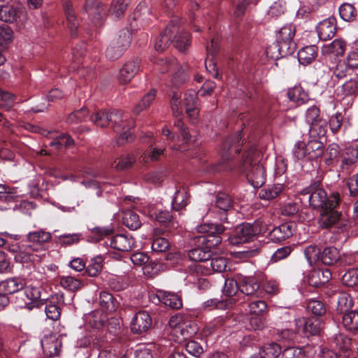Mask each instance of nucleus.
<instances>
[{
    "label": "nucleus",
    "mask_w": 358,
    "mask_h": 358,
    "mask_svg": "<svg viewBox=\"0 0 358 358\" xmlns=\"http://www.w3.org/2000/svg\"><path fill=\"white\" fill-rule=\"evenodd\" d=\"M64 12L66 15V22L72 36L76 35V31L79 24L78 20L77 19L74 10L73 8L72 3L66 1L64 4Z\"/></svg>",
    "instance_id": "nucleus-32"
},
{
    "label": "nucleus",
    "mask_w": 358,
    "mask_h": 358,
    "mask_svg": "<svg viewBox=\"0 0 358 358\" xmlns=\"http://www.w3.org/2000/svg\"><path fill=\"white\" fill-rule=\"evenodd\" d=\"M342 282L348 287H354L358 285V270L350 269L342 277Z\"/></svg>",
    "instance_id": "nucleus-58"
},
{
    "label": "nucleus",
    "mask_w": 358,
    "mask_h": 358,
    "mask_svg": "<svg viewBox=\"0 0 358 358\" xmlns=\"http://www.w3.org/2000/svg\"><path fill=\"white\" fill-rule=\"evenodd\" d=\"M13 31L6 24L0 25V46L6 47L13 39Z\"/></svg>",
    "instance_id": "nucleus-53"
},
{
    "label": "nucleus",
    "mask_w": 358,
    "mask_h": 358,
    "mask_svg": "<svg viewBox=\"0 0 358 358\" xmlns=\"http://www.w3.org/2000/svg\"><path fill=\"white\" fill-rule=\"evenodd\" d=\"M157 296L159 300L166 306H169L173 309H178L182 307V300L180 297L175 293L164 290H158Z\"/></svg>",
    "instance_id": "nucleus-27"
},
{
    "label": "nucleus",
    "mask_w": 358,
    "mask_h": 358,
    "mask_svg": "<svg viewBox=\"0 0 358 358\" xmlns=\"http://www.w3.org/2000/svg\"><path fill=\"white\" fill-rule=\"evenodd\" d=\"M327 209H322L319 223L321 227L329 228L333 226L339 220L341 214L335 210V208H327Z\"/></svg>",
    "instance_id": "nucleus-29"
},
{
    "label": "nucleus",
    "mask_w": 358,
    "mask_h": 358,
    "mask_svg": "<svg viewBox=\"0 0 358 358\" xmlns=\"http://www.w3.org/2000/svg\"><path fill=\"white\" fill-rule=\"evenodd\" d=\"M351 71L345 64V62L339 63L335 68H330L327 65L322 64L321 69L317 72V76L320 77L321 82L327 85H334V82L331 80L333 76L341 79L345 78Z\"/></svg>",
    "instance_id": "nucleus-7"
},
{
    "label": "nucleus",
    "mask_w": 358,
    "mask_h": 358,
    "mask_svg": "<svg viewBox=\"0 0 358 358\" xmlns=\"http://www.w3.org/2000/svg\"><path fill=\"white\" fill-rule=\"evenodd\" d=\"M184 101L187 114L192 120H196L199 114L196 91L194 90H188L185 94Z\"/></svg>",
    "instance_id": "nucleus-23"
},
{
    "label": "nucleus",
    "mask_w": 358,
    "mask_h": 358,
    "mask_svg": "<svg viewBox=\"0 0 358 358\" xmlns=\"http://www.w3.org/2000/svg\"><path fill=\"white\" fill-rule=\"evenodd\" d=\"M61 345V342L53 335L45 336L41 340V346L43 352L45 355L49 357L57 355L59 352Z\"/></svg>",
    "instance_id": "nucleus-24"
},
{
    "label": "nucleus",
    "mask_w": 358,
    "mask_h": 358,
    "mask_svg": "<svg viewBox=\"0 0 358 358\" xmlns=\"http://www.w3.org/2000/svg\"><path fill=\"white\" fill-rule=\"evenodd\" d=\"M239 289V285L234 279H227L223 287V294L224 296L231 297L234 296Z\"/></svg>",
    "instance_id": "nucleus-62"
},
{
    "label": "nucleus",
    "mask_w": 358,
    "mask_h": 358,
    "mask_svg": "<svg viewBox=\"0 0 358 358\" xmlns=\"http://www.w3.org/2000/svg\"><path fill=\"white\" fill-rule=\"evenodd\" d=\"M322 144L317 141H310L307 145L297 143L293 149L294 157H321Z\"/></svg>",
    "instance_id": "nucleus-13"
},
{
    "label": "nucleus",
    "mask_w": 358,
    "mask_h": 358,
    "mask_svg": "<svg viewBox=\"0 0 358 358\" xmlns=\"http://www.w3.org/2000/svg\"><path fill=\"white\" fill-rule=\"evenodd\" d=\"M227 260L222 257H216L209 259L206 264H196L195 268L198 273L203 275H209L212 272L221 273L226 271Z\"/></svg>",
    "instance_id": "nucleus-12"
},
{
    "label": "nucleus",
    "mask_w": 358,
    "mask_h": 358,
    "mask_svg": "<svg viewBox=\"0 0 358 358\" xmlns=\"http://www.w3.org/2000/svg\"><path fill=\"white\" fill-rule=\"evenodd\" d=\"M336 31V22L334 17H329L321 21L317 26L318 37L322 41L332 38Z\"/></svg>",
    "instance_id": "nucleus-18"
},
{
    "label": "nucleus",
    "mask_w": 358,
    "mask_h": 358,
    "mask_svg": "<svg viewBox=\"0 0 358 358\" xmlns=\"http://www.w3.org/2000/svg\"><path fill=\"white\" fill-rule=\"evenodd\" d=\"M129 0H113L110 8V14L115 18H120L127 8Z\"/></svg>",
    "instance_id": "nucleus-47"
},
{
    "label": "nucleus",
    "mask_w": 358,
    "mask_h": 358,
    "mask_svg": "<svg viewBox=\"0 0 358 358\" xmlns=\"http://www.w3.org/2000/svg\"><path fill=\"white\" fill-rule=\"evenodd\" d=\"M321 255L320 248L315 245H309L304 250L305 257L310 266L321 262Z\"/></svg>",
    "instance_id": "nucleus-46"
},
{
    "label": "nucleus",
    "mask_w": 358,
    "mask_h": 358,
    "mask_svg": "<svg viewBox=\"0 0 358 358\" xmlns=\"http://www.w3.org/2000/svg\"><path fill=\"white\" fill-rule=\"evenodd\" d=\"M85 9L90 15H92V22L96 26L101 24L106 14V9L102 3L96 0H86Z\"/></svg>",
    "instance_id": "nucleus-15"
},
{
    "label": "nucleus",
    "mask_w": 358,
    "mask_h": 358,
    "mask_svg": "<svg viewBox=\"0 0 358 358\" xmlns=\"http://www.w3.org/2000/svg\"><path fill=\"white\" fill-rule=\"evenodd\" d=\"M353 302L351 296L345 292L339 294L337 299V313L341 315L350 311Z\"/></svg>",
    "instance_id": "nucleus-42"
},
{
    "label": "nucleus",
    "mask_w": 358,
    "mask_h": 358,
    "mask_svg": "<svg viewBox=\"0 0 358 358\" xmlns=\"http://www.w3.org/2000/svg\"><path fill=\"white\" fill-rule=\"evenodd\" d=\"M346 43L342 39H335L331 43L322 47V52L324 54L341 56L345 51Z\"/></svg>",
    "instance_id": "nucleus-35"
},
{
    "label": "nucleus",
    "mask_w": 358,
    "mask_h": 358,
    "mask_svg": "<svg viewBox=\"0 0 358 358\" xmlns=\"http://www.w3.org/2000/svg\"><path fill=\"white\" fill-rule=\"evenodd\" d=\"M189 194L185 187H180L175 193L172 201V206L175 210H180L185 208L189 200Z\"/></svg>",
    "instance_id": "nucleus-36"
},
{
    "label": "nucleus",
    "mask_w": 358,
    "mask_h": 358,
    "mask_svg": "<svg viewBox=\"0 0 358 358\" xmlns=\"http://www.w3.org/2000/svg\"><path fill=\"white\" fill-rule=\"evenodd\" d=\"M331 278V273L329 269H317L310 273L308 281L310 285L318 287L329 282Z\"/></svg>",
    "instance_id": "nucleus-26"
},
{
    "label": "nucleus",
    "mask_w": 358,
    "mask_h": 358,
    "mask_svg": "<svg viewBox=\"0 0 358 358\" xmlns=\"http://www.w3.org/2000/svg\"><path fill=\"white\" fill-rule=\"evenodd\" d=\"M140 59L136 58L124 64L119 73V80L122 83L129 82L139 70Z\"/></svg>",
    "instance_id": "nucleus-22"
},
{
    "label": "nucleus",
    "mask_w": 358,
    "mask_h": 358,
    "mask_svg": "<svg viewBox=\"0 0 358 358\" xmlns=\"http://www.w3.org/2000/svg\"><path fill=\"white\" fill-rule=\"evenodd\" d=\"M294 230L293 223H283L269 232L268 238L273 242H280L292 236Z\"/></svg>",
    "instance_id": "nucleus-20"
},
{
    "label": "nucleus",
    "mask_w": 358,
    "mask_h": 358,
    "mask_svg": "<svg viewBox=\"0 0 358 358\" xmlns=\"http://www.w3.org/2000/svg\"><path fill=\"white\" fill-rule=\"evenodd\" d=\"M130 44L129 36L127 33L114 38L106 51L108 59L115 60L118 59Z\"/></svg>",
    "instance_id": "nucleus-10"
},
{
    "label": "nucleus",
    "mask_w": 358,
    "mask_h": 358,
    "mask_svg": "<svg viewBox=\"0 0 358 358\" xmlns=\"http://www.w3.org/2000/svg\"><path fill=\"white\" fill-rule=\"evenodd\" d=\"M295 35V27L289 24L282 27L277 34V47L281 57L292 55L296 49V43L293 38Z\"/></svg>",
    "instance_id": "nucleus-6"
},
{
    "label": "nucleus",
    "mask_w": 358,
    "mask_h": 358,
    "mask_svg": "<svg viewBox=\"0 0 358 358\" xmlns=\"http://www.w3.org/2000/svg\"><path fill=\"white\" fill-rule=\"evenodd\" d=\"M122 220L124 224L131 230H136L142 224L139 215L133 210L124 212Z\"/></svg>",
    "instance_id": "nucleus-39"
},
{
    "label": "nucleus",
    "mask_w": 358,
    "mask_h": 358,
    "mask_svg": "<svg viewBox=\"0 0 358 358\" xmlns=\"http://www.w3.org/2000/svg\"><path fill=\"white\" fill-rule=\"evenodd\" d=\"M52 150H61L63 148H71L74 145V141L67 134H62L55 138L49 143Z\"/></svg>",
    "instance_id": "nucleus-40"
},
{
    "label": "nucleus",
    "mask_w": 358,
    "mask_h": 358,
    "mask_svg": "<svg viewBox=\"0 0 358 358\" xmlns=\"http://www.w3.org/2000/svg\"><path fill=\"white\" fill-rule=\"evenodd\" d=\"M303 195H308L310 206L315 209H327L336 208L340 202L339 194L332 193L327 196L326 192L320 187V181H315L301 191Z\"/></svg>",
    "instance_id": "nucleus-3"
},
{
    "label": "nucleus",
    "mask_w": 358,
    "mask_h": 358,
    "mask_svg": "<svg viewBox=\"0 0 358 358\" xmlns=\"http://www.w3.org/2000/svg\"><path fill=\"white\" fill-rule=\"evenodd\" d=\"M15 100V95L8 92L0 90V107L5 109L6 110H10L13 105Z\"/></svg>",
    "instance_id": "nucleus-59"
},
{
    "label": "nucleus",
    "mask_w": 358,
    "mask_h": 358,
    "mask_svg": "<svg viewBox=\"0 0 358 358\" xmlns=\"http://www.w3.org/2000/svg\"><path fill=\"white\" fill-rule=\"evenodd\" d=\"M25 286V282L23 279L19 278H13L5 280L0 283V289L5 294H14Z\"/></svg>",
    "instance_id": "nucleus-30"
},
{
    "label": "nucleus",
    "mask_w": 358,
    "mask_h": 358,
    "mask_svg": "<svg viewBox=\"0 0 358 358\" xmlns=\"http://www.w3.org/2000/svg\"><path fill=\"white\" fill-rule=\"evenodd\" d=\"M294 326L298 327V334L304 336L315 335L320 332V327L317 320L299 318L294 320Z\"/></svg>",
    "instance_id": "nucleus-16"
},
{
    "label": "nucleus",
    "mask_w": 358,
    "mask_h": 358,
    "mask_svg": "<svg viewBox=\"0 0 358 358\" xmlns=\"http://www.w3.org/2000/svg\"><path fill=\"white\" fill-rule=\"evenodd\" d=\"M341 258L339 250L335 247L325 248L321 255V262L326 265H332Z\"/></svg>",
    "instance_id": "nucleus-38"
},
{
    "label": "nucleus",
    "mask_w": 358,
    "mask_h": 358,
    "mask_svg": "<svg viewBox=\"0 0 358 358\" xmlns=\"http://www.w3.org/2000/svg\"><path fill=\"white\" fill-rule=\"evenodd\" d=\"M135 241L132 236L126 234H117L110 240V246L117 250L128 252L134 247Z\"/></svg>",
    "instance_id": "nucleus-19"
},
{
    "label": "nucleus",
    "mask_w": 358,
    "mask_h": 358,
    "mask_svg": "<svg viewBox=\"0 0 358 358\" xmlns=\"http://www.w3.org/2000/svg\"><path fill=\"white\" fill-rule=\"evenodd\" d=\"M99 305L107 311L115 310V305L113 300V296L106 292H101L99 294Z\"/></svg>",
    "instance_id": "nucleus-56"
},
{
    "label": "nucleus",
    "mask_w": 358,
    "mask_h": 358,
    "mask_svg": "<svg viewBox=\"0 0 358 358\" xmlns=\"http://www.w3.org/2000/svg\"><path fill=\"white\" fill-rule=\"evenodd\" d=\"M308 131L313 137H323L326 134V126L321 120L308 126Z\"/></svg>",
    "instance_id": "nucleus-60"
},
{
    "label": "nucleus",
    "mask_w": 358,
    "mask_h": 358,
    "mask_svg": "<svg viewBox=\"0 0 358 358\" xmlns=\"http://www.w3.org/2000/svg\"><path fill=\"white\" fill-rule=\"evenodd\" d=\"M215 207L222 212L229 210L231 207L229 196L224 193H220L216 196Z\"/></svg>",
    "instance_id": "nucleus-57"
},
{
    "label": "nucleus",
    "mask_w": 358,
    "mask_h": 358,
    "mask_svg": "<svg viewBox=\"0 0 358 358\" xmlns=\"http://www.w3.org/2000/svg\"><path fill=\"white\" fill-rule=\"evenodd\" d=\"M156 96V90H151L148 93H146L143 97L142 98L141 102L138 103L134 109V112L135 114H138L143 110L146 109L155 100Z\"/></svg>",
    "instance_id": "nucleus-50"
},
{
    "label": "nucleus",
    "mask_w": 358,
    "mask_h": 358,
    "mask_svg": "<svg viewBox=\"0 0 358 358\" xmlns=\"http://www.w3.org/2000/svg\"><path fill=\"white\" fill-rule=\"evenodd\" d=\"M234 302L235 301L231 299L229 300H218L217 299H210L203 302V307L209 308L210 309H224L232 305Z\"/></svg>",
    "instance_id": "nucleus-55"
},
{
    "label": "nucleus",
    "mask_w": 358,
    "mask_h": 358,
    "mask_svg": "<svg viewBox=\"0 0 358 358\" xmlns=\"http://www.w3.org/2000/svg\"><path fill=\"white\" fill-rule=\"evenodd\" d=\"M225 230V228L222 224H204L197 227V231L199 233L208 234L207 238L204 236H199V240L202 242L206 241L208 244V247H215L222 242V238L220 236Z\"/></svg>",
    "instance_id": "nucleus-9"
},
{
    "label": "nucleus",
    "mask_w": 358,
    "mask_h": 358,
    "mask_svg": "<svg viewBox=\"0 0 358 358\" xmlns=\"http://www.w3.org/2000/svg\"><path fill=\"white\" fill-rule=\"evenodd\" d=\"M152 325V318L149 313L142 310L136 313L131 323V330L135 334L147 331Z\"/></svg>",
    "instance_id": "nucleus-14"
},
{
    "label": "nucleus",
    "mask_w": 358,
    "mask_h": 358,
    "mask_svg": "<svg viewBox=\"0 0 358 358\" xmlns=\"http://www.w3.org/2000/svg\"><path fill=\"white\" fill-rule=\"evenodd\" d=\"M178 24L176 23L169 24L162 32L155 43V49L157 52H162L166 49L172 43L173 35L178 33Z\"/></svg>",
    "instance_id": "nucleus-17"
},
{
    "label": "nucleus",
    "mask_w": 358,
    "mask_h": 358,
    "mask_svg": "<svg viewBox=\"0 0 358 358\" xmlns=\"http://www.w3.org/2000/svg\"><path fill=\"white\" fill-rule=\"evenodd\" d=\"M87 113L88 112L87 108H80V110H78L71 113L67 117L66 121L69 124H76L80 122L85 120Z\"/></svg>",
    "instance_id": "nucleus-64"
},
{
    "label": "nucleus",
    "mask_w": 358,
    "mask_h": 358,
    "mask_svg": "<svg viewBox=\"0 0 358 358\" xmlns=\"http://www.w3.org/2000/svg\"><path fill=\"white\" fill-rule=\"evenodd\" d=\"M169 327L171 329V334L178 343L193 337L199 331L196 323L185 320L181 315L172 316L169 320Z\"/></svg>",
    "instance_id": "nucleus-4"
},
{
    "label": "nucleus",
    "mask_w": 358,
    "mask_h": 358,
    "mask_svg": "<svg viewBox=\"0 0 358 358\" xmlns=\"http://www.w3.org/2000/svg\"><path fill=\"white\" fill-rule=\"evenodd\" d=\"M20 8L13 4L0 5V20L14 23L20 17Z\"/></svg>",
    "instance_id": "nucleus-25"
},
{
    "label": "nucleus",
    "mask_w": 358,
    "mask_h": 358,
    "mask_svg": "<svg viewBox=\"0 0 358 358\" xmlns=\"http://www.w3.org/2000/svg\"><path fill=\"white\" fill-rule=\"evenodd\" d=\"M178 33L173 35L172 43L181 52L185 51L191 44L189 34L183 27L178 26Z\"/></svg>",
    "instance_id": "nucleus-28"
},
{
    "label": "nucleus",
    "mask_w": 358,
    "mask_h": 358,
    "mask_svg": "<svg viewBox=\"0 0 358 358\" xmlns=\"http://www.w3.org/2000/svg\"><path fill=\"white\" fill-rule=\"evenodd\" d=\"M281 352L280 347L277 343H268L260 350L263 358H277Z\"/></svg>",
    "instance_id": "nucleus-51"
},
{
    "label": "nucleus",
    "mask_w": 358,
    "mask_h": 358,
    "mask_svg": "<svg viewBox=\"0 0 358 358\" xmlns=\"http://www.w3.org/2000/svg\"><path fill=\"white\" fill-rule=\"evenodd\" d=\"M90 120L100 127H104L109 122H112L114 124L113 130L117 135L115 143L118 145L131 142L134 139L130 132L133 120H130L129 116L121 110L113 109L110 113L99 110L90 116Z\"/></svg>",
    "instance_id": "nucleus-1"
},
{
    "label": "nucleus",
    "mask_w": 358,
    "mask_h": 358,
    "mask_svg": "<svg viewBox=\"0 0 358 358\" xmlns=\"http://www.w3.org/2000/svg\"><path fill=\"white\" fill-rule=\"evenodd\" d=\"M343 324L348 330L358 331V312L350 310L343 314Z\"/></svg>",
    "instance_id": "nucleus-43"
},
{
    "label": "nucleus",
    "mask_w": 358,
    "mask_h": 358,
    "mask_svg": "<svg viewBox=\"0 0 358 358\" xmlns=\"http://www.w3.org/2000/svg\"><path fill=\"white\" fill-rule=\"evenodd\" d=\"M157 66L161 73H164L171 70H176L172 78V82L174 85H179L187 80L185 70L178 66L176 60L173 58L160 59L157 61Z\"/></svg>",
    "instance_id": "nucleus-8"
},
{
    "label": "nucleus",
    "mask_w": 358,
    "mask_h": 358,
    "mask_svg": "<svg viewBox=\"0 0 358 358\" xmlns=\"http://www.w3.org/2000/svg\"><path fill=\"white\" fill-rule=\"evenodd\" d=\"M243 171L247 174L248 179L255 188L262 186L266 180L264 167L258 158H244Z\"/></svg>",
    "instance_id": "nucleus-5"
},
{
    "label": "nucleus",
    "mask_w": 358,
    "mask_h": 358,
    "mask_svg": "<svg viewBox=\"0 0 358 358\" xmlns=\"http://www.w3.org/2000/svg\"><path fill=\"white\" fill-rule=\"evenodd\" d=\"M206 247L204 248H196L189 251L188 256L191 260L194 262H200L199 264H206L209 261L211 257V252L208 247V244H206Z\"/></svg>",
    "instance_id": "nucleus-33"
},
{
    "label": "nucleus",
    "mask_w": 358,
    "mask_h": 358,
    "mask_svg": "<svg viewBox=\"0 0 358 358\" xmlns=\"http://www.w3.org/2000/svg\"><path fill=\"white\" fill-rule=\"evenodd\" d=\"M284 189L281 184H275L262 189L259 193V197L264 200H271L276 198Z\"/></svg>",
    "instance_id": "nucleus-41"
},
{
    "label": "nucleus",
    "mask_w": 358,
    "mask_h": 358,
    "mask_svg": "<svg viewBox=\"0 0 358 358\" xmlns=\"http://www.w3.org/2000/svg\"><path fill=\"white\" fill-rule=\"evenodd\" d=\"M317 56V47L309 45L301 48L298 52V60L300 64L307 65L311 63Z\"/></svg>",
    "instance_id": "nucleus-37"
},
{
    "label": "nucleus",
    "mask_w": 358,
    "mask_h": 358,
    "mask_svg": "<svg viewBox=\"0 0 358 358\" xmlns=\"http://www.w3.org/2000/svg\"><path fill=\"white\" fill-rule=\"evenodd\" d=\"M52 239L50 232L40 229L26 236L27 244L20 249L15 259L20 263H38L45 256V244Z\"/></svg>",
    "instance_id": "nucleus-2"
},
{
    "label": "nucleus",
    "mask_w": 358,
    "mask_h": 358,
    "mask_svg": "<svg viewBox=\"0 0 358 358\" xmlns=\"http://www.w3.org/2000/svg\"><path fill=\"white\" fill-rule=\"evenodd\" d=\"M257 230L253 225L249 223H243L237 226L233 234L229 238V242L233 245H237L249 241L255 234Z\"/></svg>",
    "instance_id": "nucleus-11"
},
{
    "label": "nucleus",
    "mask_w": 358,
    "mask_h": 358,
    "mask_svg": "<svg viewBox=\"0 0 358 358\" xmlns=\"http://www.w3.org/2000/svg\"><path fill=\"white\" fill-rule=\"evenodd\" d=\"M286 10L285 2L282 0L274 1L267 12V17L269 19H275L284 14Z\"/></svg>",
    "instance_id": "nucleus-48"
},
{
    "label": "nucleus",
    "mask_w": 358,
    "mask_h": 358,
    "mask_svg": "<svg viewBox=\"0 0 358 358\" xmlns=\"http://www.w3.org/2000/svg\"><path fill=\"white\" fill-rule=\"evenodd\" d=\"M24 294L27 299L31 301L32 306L27 305L29 309H31L34 306L39 305V299H41V289L40 287L29 286L26 287Z\"/></svg>",
    "instance_id": "nucleus-49"
},
{
    "label": "nucleus",
    "mask_w": 358,
    "mask_h": 358,
    "mask_svg": "<svg viewBox=\"0 0 358 358\" xmlns=\"http://www.w3.org/2000/svg\"><path fill=\"white\" fill-rule=\"evenodd\" d=\"M341 17L347 22L352 21L356 17V10L350 3H343L339 8Z\"/></svg>",
    "instance_id": "nucleus-54"
},
{
    "label": "nucleus",
    "mask_w": 358,
    "mask_h": 358,
    "mask_svg": "<svg viewBox=\"0 0 358 358\" xmlns=\"http://www.w3.org/2000/svg\"><path fill=\"white\" fill-rule=\"evenodd\" d=\"M242 140L241 132L234 137V138L227 139L222 144L221 151L222 157L226 155L231 156L234 154H237L239 152V144Z\"/></svg>",
    "instance_id": "nucleus-31"
},
{
    "label": "nucleus",
    "mask_w": 358,
    "mask_h": 358,
    "mask_svg": "<svg viewBox=\"0 0 358 358\" xmlns=\"http://www.w3.org/2000/svg\"><path fill=\"white\" fill-rule=\"evenodd\" d=\"M268 310V305L263 300H255L248 304L249 315H264Z\"/></svg>",
    "instance_id": "nucleus-45"
},
{
    "label": "nucleus",
    "mask_w": 358,
    "mask_h": 358,
    "mask_svg": "<svg viewBox=\"0 0 358 358\" xmlns=\"http://www.w3.org/2000/svg\"><path fill=\"white\" fill-rule=\"evenodd\" d=\"M106 319V315L102 310H94L88 315L87 318L90 325L95 329H101L105 327Z\"/></svg>",
    "instance_id": "nucleus-44"
},
{
    "label": "nucleus",
    "mask_w": 358,
    "mask_h": 358,
    "mask_svg": "<svg viewBox=\"0 0 358 358\" xmlns=\"http://www.w3.org/2000/svg\"><path fill=\"white\" fill-rule=\"evenodd\" d=\"M259 287L254 276H242L239 278V289L247 296H258Z\"/></svg>",
    "instance_id": "nucleus-21"
},
{
    "label": "nucleus",
    "mask_w": 358,
    "mask_h": 358,
    "mask_svg": "<svg viewBox=\"0 0 358 358\" xmlns=\"http://www.w3.org/2000/svg\"><path fill=\"white\" fill-rule=\"evenodd\" d=\"M186 351L195 357H199L203 353V347L195 341H189L185 344Z\"/></svg>",
    "instance_id": "nucleus-61"
},
{
    "label": "nucleus",
    "mask_w": 358,
    "mask_h": 358,
    "mask_svg": "<svg viewBox=\"0 0 358 358\" xmlns=\"http://www.w3.org/2000/svg\"><path fill=\"white\" fill-rule=\"evenodd\" d=\"M264 315H249V328L257 331L264 328L266 322Z\"/></svg>",
    "instance_id": "nucleus-63"
},
{
    "label": "nucleus",
    "mask_w": 358,
    "mask_h": 358,
    "mask_svg": "<svg viewBox=\"0 0 358 358\" xmlns=\"http://www.w3.org/2000/svg\"><path fill=\"white\" fill-rule=\"evenodd\" d=\"M60 285L64 289L71 291H76L83 287L82 282L72 276L62 277Z\"/></svg>",
    "instance_id": "nucleus-52"
},
{
    "label": "nucleus",
    "mask_w": 358,
    "mask_h": 358,
    "mask_svg": "<svg viewBox=\"0 0 358 358\" xmlns=\"http://www.w3.org/2000/svg\"><path fill=\"white\" fill-rule=\"evenodd\" d=\"M287 96L290 101L297 105L305 103L309 99L307 92L300 85L289 89Z\"/></svg>",
    "instance_id": "nucleus-34"
}]
</instances>
